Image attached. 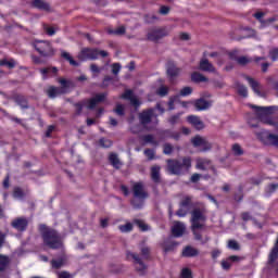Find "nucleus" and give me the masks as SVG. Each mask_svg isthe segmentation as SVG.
I'll return each instance as SVG.
<instances>
[{
	"instance_id": "obj_50",
	"label": "nucleus",
	"mask_w": 278,
	"mask_h": 278,
	"mask_svg": "<svg viewBox=\"0 0 278 278\" xmlns=\"http://www.w3.org/2000/svg\"><path fill=\"white\" fill-rule=\"evenodd\" d=\"M136 225H138L139 229H141V231H149V226L147 224H144L143 222L136 220Z\"/></svg>"
},
{
	"instance_id": "obj_56",
	"label": "nucleus",
	"mask_w": 278,
	"mask_h": 278,
	"mask_svg": "<svg viewBox=\"0 0 278 278\" xmlns=\"http://www.w3.org/2000/svg\"><path fill=\"white\" fill-rule=\"evenodd\" d=\"M163 151H164L165 155H170L173 153V146H170L168 143L165 144Z\"/></svg>"
},
{
	"instance_id": "obj_19",
	"label": "nucleus",
	"mask_w": 278,
	"mask_h": 278,
	"mask_svg": "<svg viewBox=\"0 0 278 278\" xmlns=\"http://www.w3.org/2000/svg\"><path fill=\"white\" fill-rule=\"evenodd\" d=\"M132 192L136 199H147V192H144V186L141 182L132 186Z\"/></svg>"
},
{
	"instance_id": "obj_12",
	"label": "nucleus",
	"mask_w": 278,
	"mask_h": 278,
	"mask_svg": "<svg viewBox=\"0 0 278 278\" xmlns=\"http://www.w3.org/2000/svg\"><path fill=\"white\" fill-rule=\"evenodd\" d=\"M164 36H168V31H166V29L153 28V29H150L148 33V40L155 42V41L160 40L161 38H164Z\"/></svg>"
},
{
	"instance_id": "obj_60",
	"label": "nucleus",
	"mask_w": 278,
	"mask_h": 278,
	"mask_svg": "<svg viewBox=\"0 0 278 278\" xmlns=\"http://www.w3.org/2000/svg\"><path fill=\"white\" fill-rule=\"evenodd\" d=\"M200 179H201V176L199 174H193L191 176L192 184H197V181H199Z\"/></svg>"
},
{
	"instance_id": "obj_25",
	"label": "nucleus",
	"mask_w": 278,
	"mask_h": 278,
	"mask_svg": "<svg viewBox=\"0 0 278 278\" xmlns=\"http://www.w3.org/2000/svg\"><path fill=\"white\" fill-rule=\"evenodd\" d=\"M33 5H34V8H37L38 10H43V12H51V5H49V3H47L42 0H34Z\"/></svg>"
},
{
	"instance_id": "obj_48",
	"label": "nucleus",
	"mask_w": 278,
	"mask_h": 278,
	"mask_svg": "<svg viewBox=\"0 0 278 278\" xmlns=\"http://www.w3.org/2000/svg\"><path fill=\"white\" fill-rule=\"evenodd\" d=\"M156 94H159L160 97H166L168 94V87L159 88Z\"/></svg>"
},
{
	"instance_id": "obj_26",
	"label": "nucleus",
	"mask_w": 278,
	"mask_h": 278,
	"mask_svg": "<svg viewBox=\"0 0 278 278\" xmlns=\"http://www.w3.org/2000/svg\"><path fill=\"white\" fill-rule=\"evenodd\" d=\"M40 73L42 75V79H47L48 77H50V75H55V73H58V68L55 67L41 68Z\"/></svg>"
},
{
	"instance_id": "obj_20",
	"label": "nucleus",
	"mask_w": 278,
	"mask_h": 278,
	"mask_svg": "<svg viewBox=\"0 0 278 278\" xmlns=\"http://www.w3.org/2000/svg\"><path fill=\"white\" fill-rule=\"evenodd\" d=\"M200 71L204 73H216V67L207 59H202L199 65Z\"/></svg>"
},
{
	"instance_id": "obj_57",
	"label": "nucleus",
	"mask_w": 278,
	"mask_h": 278,
	"mask_svg": "<svg viewBox=\"0 0 278 278\" xmlns=\"http://www.w3.org/2000/svg\"><path fill=\"white\" fill-rule=\"evenodd\" d=\"M144 155L148 157V160H153V155H155V152L151 149L144 150Z\"/></svg>"
},
{
	"instance_id": "obj_34",
	"label": "nucleus",
	"mask_w": 278,
	"mask_h": 278,
	"mask_svg": "<svg viewBox=\"0 0 278 278\" xmlns=\"http://www.w3.org/2000/svg\"><path fill=\"white\" fill-rule=\"evenodd\" d=\"M62 58H64V60H68L70 64L72 66H78V64L76 63L75 60H73V56H71V53L66 52V51H62L61 53Z\"/></svg>"
},
{
	"instance_id": "obj_40",
	"label": "nucleus",
	"mask_w": 278,
	"mask_h": 278,
	"mask_svg": "<svg viewBox=\"0 0 278 278\" xmlns=\"http://www.w3.org/2000/svg\"><path fill=\"white\" fill-rule=\"evenodd\" d=\"M269 58H270L271 62H277V60H278V48L274 47L269 50Z\"/></svg>"
},
{
	"instance_id": "obj_17",
	"label": "nucleus",
	"mask_w": 278,
	"mask_h": 278,
	"mask_svg": "<svg viewBox=\"0 0 278 278\" xmlns=\"http://www.w3.org/2000/svg\"><path fill=\"white\" fill-rule=\"evenodd\" d=\"M186 232V225L181 222H176L172 227V233L175 238H181Z\"/></svg>"
},
{
	"instance_id": "obj_27",
	"label": "nucleus",
	"mask_w": 278,
	"mask_h": 278,
	"mask_svg": "<svg viewBox=\"0 0 278 278\" xmlns=\"http://www.w3.org/2000/svg\"><path fill=\"white\" fill-rule=\"evenodd\" d=\"M182 255H184V257H194V256L199 255V251H197V249H194L192 247H187L184 249Z\"/></svg>"
},
{
	"instance_id": "obj_16",
	"label": "nucleus",
	"mask_w": 278,
	"mask_h": 278,
	"mask_svg": "<svg viewBox=\"0 0 278 278\" xmlns=\"http://www.w3.org/2000/svg\"><path fill=\"white\" fill-rule=\"evenodd\" d=\"M122 99H126L127 101H130V103L135 106V108H140V100H138V97H136L134 94V91L131 90H126L123 94H122Z\"/></svg>"
},
{
	"instance_id": "obj_44",
	"label": "nucleus",
	"mask_w": 278,
	"mask_h": 278,
	"mask_svg": "<svg viewBox=\"0 0 278 278\" xmlns=\"http://www.w3.org/2000/svg\"><path fill=\"white\" fill-rule=\"evenodd\" d=\"M228 249H231L232 251H238L240 249V245L238 244V241L230 240L228 241Z\"/></svg>"
},
{
	"instance_id": "obj_42",
	"label": "nucleus",
	"mask_w": 278,
	"mask_h": 278,
	"mask_svg": "<svg viewBox=\"0 0 278 278\" xmlns=\"http://www.w3.org/2000/svg\"><path fill=\"white\" fill-rule=\"evenodd\" d=\"M13 197L14 199H23V197H25V193L23 192V189L15 188L13 191Z\"/></svg>"
},
{
	"instance_id": "obj_23",
	"label": "nucleus",
	"mask_w": 278,
	"mask_h": 278,
	"mask_svg": "<svg viewBox=\"0 0 278 278\" xmlns=\"http://www.w3.org/2000/svg\"><path fill=\"white\" fill-rule=\"evenodd\" d=\"M28 222L25 218H17L12 222V227L17 231H25L27 229Z\"/></svg>"
},
{
	"instance_id": "obj_28",
	"label": "nucleus",
	"mask_w": 278,
	"mask_h": 278,
	"mask_svg": "<svg viewBox=\"0 0 278 278\" xmlns=\"http://www.w3.org/2000/svg\"><path fill=\"white\" fill-rule=\"evenodd\" d=\"M247 81L251 86L252 90L255 92V94H261L260 91V83H257L255 79L251 77H245Z\"/></svg>"
},
{
	"instance_id": "obj_8",
	"label": "nucleus",
	"mask_w": 278,
	"mask_h": 278,
	"mask_svg": "<svg viewBox=\"0 0 278 278\" xmlns=\"http://www.w3.org/2000/svg\"><path fill=\"white\" fill-rule=\"evenodd\" d=\"M153 112H155V110L150 109L149 111H143L142 113H140L139 121L141 125H143V127H147V125H149V123H151L153 118H154L153 127L157 125V115L153 114Z\"/></svg>"
},
{
	"instance_id": "obj_54",
	"label": "nucleus",
	"mask_w": 278,
	"mask_h": 278,
	"mask_svg": "<svg viewBox=\"0 0 278 278\" xmlns=\"http://www.w3.org/2000/svg\"><path fill=\"white\" fill-rule=\"evenodd\" d=\"M143 141H144L146 143L155 144V140H154L153 135L144 136V137H143Z\"/></svg>"
},
{
	"instance_id": "obj_21",
	"label": "nucleus",
	"mask_w": 278,
	"mask_h": 278,
	"mask_svg": "<svg viewBox=\"0 0 278 278\" xmlns=\"http://www.w3.org/2000/svg\"><path fill=\"white\" fill-rule=\"evenodd\" d=\"M254 18L256 21H260L261 23V29H264V27H267L268 25H270V23H274L275 18H268L266 21H264V12H256L253 14Z\"/></svg>"
},
{
	"instance_id": "obj_52",
	"label": "nucleus",
	"mask_w": 278,
	"mask_h": 278,
	"mask_svg": "<svg viewBox=\"0 0 278 278\" xmlns=\"http://www.w3.org/2000/svg\"><path fill=\"white\" fill-rule=\"evenodd\" d=\"M111 144L112 142L110 141V139H100V146H102L104 149H110Z\"/></svg>"
},
{
	"instance_id": "obj_37",
	"label": "nucleus",
	"mask_w": 278,
	"mask_h": 278,
	"mask_svg": "<svg viewBox=\"0 0 278 278\" xmlns=\"http://www.w3.org/2000/svg\"><path fill=\"white\" fill-rule=\"evenodd\" d=\"M43 31H46L48 36H55V31H58V28L49 25H43Z\"/></svg>"
},
{
	"instance_id": "obj_51",
	"label": "nucleus",
	"mask_w": 278,
	"mask_h": 278,
	"mask_svg": "<svg viewBox=\"0 0 278 278\" xmlns=\"http://www.w3.org/2000/svg\"><path fill=\"white\" fill-rule=\"evenodd\" d=\"M115 113L117 116H123L125 114V106H123V104H118L115 109Z\"/></svg>"
},
{
	"instance_id": "obj_7",
	"label": "nucleus",
	"mask_w": 278,
	"mask_h": 278,
	"mask_svg": "<svg viewBox=\"0 0 278 278\" xmlns=\"http://www.w3.org/2000/svg\"><path fill=\"white\" fill-rule=\"evenodd\" d=\"M34 47L36 51L40 53V55H53V47H51V43L49 41H35Z\"/></svg>"
},
{
	"instance_id": "obj_35",
	"label": "nucleus",
	"mask_w": 278,
	"mask_h": 278,
	"mask_svg": "<svg viewBox=\"0 0 278 278\" xmlns=\"http://www.w3.org/2000/svg\"><path fill=\"white\" fill-rule=\"evenodd\" d=\"M231 151L235 155H243L244 154V150H242V147H240V144H238V143L232 144Z\"/></svg>"
},
{
	"instance_id": "obj_29",
	"label": "nucleus",
	"mask_w": 278,
	"mask_h": 278,
	"mask_svg": "<svg viewBox=\"0 0 278 278\" xmlns=\"http://www.w3.org/2000/svg\"><path fill=\"white\" fill-rule=\"evenodd\" d=\"M191 80L194 81V84H201L202 81H207V77L203 76V74L194 72L191 75Z\"/></svg>"
},
{
	"instance_id": "obj_63",
	"label": "nucleus",
	"mask_w": 278,
	"mask_h": 278,
	"mask_svg": "<svg viewBox=\"0 0 278 278\" xmlns=\"http://www.w3.org/2000/svg\"><path fill=\"white\" fill-rule=\"evenodd\" d=\"M71 274L66 273V271H62L59 274V278H71Z\"/></svg>"
},
{
	"instance_id": "obj_9",
	"label": "nucleus",
	"mask_w": 278,
	"mask_h": 278,
	"mask_svg": "<svg viewBox=\"0 0 278 278\" xmlns=\"http://www.w3.org/2000/svg\"><path fill=\"white\" fill-rule=\"evenodd\" d=\"M126 257L127 260H134L135 268L139 275H144V273H147V265L142 263V261L140 260V256H138L135 253L127 252Z\"/></svg>"
},
{
	"instance_id": "obj_38",
	"label": "nucleus",
	"mask_w": 278,
	"mask_h": 278,
	"mask_svg": "<svg viewBox=\"0 0 278 278\" xmlns=\"http://www.w3.org/2000/svg\"><path fill=\"white\" fill-rule=\"evenodd\" d=\"M131 229H134V225H131V223H127L125 225L119 226V231H122V233H129Z\"/></svg>"
},
{
	"instance_id": "obj_49",
	"label": "nucleus",
	"mask_w": 278,
	"mask_h": 278,
	"mask_svg": "<svg viewBox=\"0 0 278 278\" xmlns=\"http://www.w3.org/2000/svg\"><path fill=\"white\" fill-rule=\"evenodd\" d=\"M238 64H241V66H245V64H249L251 60L247 56H241L237 59Z\"/></svg>"
},
{
	"instance_id": "obj_10",
	"label": "nucleus",
	"mask_w": 278,
	"mask_h": 278,
	"mask_svg": "<svg viewBox=\"0 0 278 278\" xmlns=\"http://www.w3.org/2000/svg\"><path fill=\"white\" fill-rule=\"evenodd\" d=\"M191 142L193 147H199L200 151H210L212 149V143L207 141V138L201 137V136H195L194 138L191 139Z\"/></svg>"
},
{
	"instance_id": "obj_46",
	"label": "nucleus",
	"mask_w": 278,
	"mask_h": 278,
	"mask_svg": "<svg viewBox=\"0 0 278 278\" xmlns=\"http://www.w3.org/2000/svg\"><path fill=\"white\" fill-rule=\"evenodd\" d=\"M177 101H179V96H175L169 99V102H168L169 110H175L174 105H175V103H177Z\"/></svg>"
},
{
	"instance_id": "obj_3",
	"label": "nucleus",
	"mask_w": 278,
	"mask_h": 278,
	"mask_svg": "<svg viewBox=\"0 0 278 278\" xmlns=\"http://www.w3.org/2000/svg\"><path fill=\"white\" fill-rule=\"evenodd\" d=\"M205 211L201 208H195L191 213V229L193 236H195V240H201V235L198 233V229H203L205 227Z\"/></svg>"
},
{
	"instance_id": "obj_5",
	"label": "nucleus",
	"mask_w": 278,
	"mask_h": 278,
	"mask_svg": "<svg viewBox=\"0 0 278 278\" xmlns=\"http://www.w3.org/2000/svg\"><path fill=\"white\" fill-rule=\"evenodd\" d=\"M108 58V52L105 50H97V49H84L78 54V60L81 62H86V60H97V58Z\"/></svg>"
},
{
	"instance_id": "obj_14",
	"label": "nucleus",
	"mask_w": 278,
	"mask_h": 278,
	"mask_svg": "<svg viewBox=\"0 0 278 278\" xmlns=\"http://www.w3.org/2000/svg\"><path fill=\"white\" fill-rule=\"evenodd\" d=\"M188 123L194 127V129H198V131H201V129H205V124L203 121H201V117L195 115H190L187 117Z\"/></svg>"
},
{
	"instance_id": "obj_30",
	"label": "nucleus",
	"mask_w": 278,
	"mask_h": 278,
	"mask_svg": "<svg viewBox=\"0 0 278 278\" xmlns=\"http://www.w3.org/2000/svg\"><path fill=\"white\" fill-rule=\"evenodd\" d=\"M66 264V255H62L60 260H53L51 262L52 268H62Z\"/></svg>"
},
{
	"instance_id": "obj_61",
	"label": "nucleus",
	"mask_w": 278,
	"mask_h": 278,
	"mask_svg": "<svg viewBox=\"0 0 278 278\" xmlns=\"http://www.w3.org/2000/svg\"><path fill=\"white\" fill-rule=\"evenodd\" d=\"M220 256V250H213L212 251V257L214 258V260H216L217 257H219Z\"/></svg>"
},
{
	"instance_id": "obj_22",
	"label": "nucleus",
	"mask_w": 278,
	"mask_h": 278,
	"mask_svg": "<svg viewBox=\"0 0 278 278\" xmlns=\"http://www.w3.org/2000/svg\"><path fill=\"white\" fill-rule=\"evenodd\" d=\"M195 109L198 110V112H203L205 110H210V108H212V101H207L205 99H200L197 100L195 103Z\"/></svg>"
},
{
	"instance_id": "obj_47",
	"label": "nucleus",
	"mask_w": 278,
	"mask_h": 278,
	"mask_svg": "<svg viewBox=\"0 0 278 278\" xmlns=\"http://www.w3.org/2000/svg\"><path fill=\"white\" fill-rule=\"evenodd\" d=\"M181 278H192V270L189 268H182Z\"/></svg>"
},
{
	"instance_id": "obj_43",
	"label": "nucleus",
	"mask_w": 278,
	"mask_h": 278,
	"mask_svg": "<svg viewBox=\"0 0 278 278\" xmlns=\"http://www.w3.org/2000/svg\"><path fill=\"white\" fill-rule=\"evenodd\" d=\"M109 34H114L115 36H123V34H125V27L124 26H119L115 30L109 29Z\"/></svg>"
},
{
	"instance_id": "obj_24",
	"label": "nucleus",
	"mask_w": 278,
	"mask_h": 278,
	"mask_svg": "<svg viewBox=\"0 0 278 278\" xmlns=\"http://www.w3.org/2000/svg\"><path fill=\"white\" fill-rule=\"evenodd\" d=\"M179 73H181V71L177 66H175V64L169 63L167 65V75H168L169 79H172V80L175 79V77H177L179 75Z\"/></svg>"
},
{
	"instance_id": "obj_59",
	"label": "nucleus",
	"mask_w": 278,
	"mask_h": 278,
	"mask_svg": "<svg viewBox=\"0 0 278 278\" xmlns=\"http://www.w3.org/2000/svg\"><path fill=\"white\" fill-rule=\"evenodd\" d=\"M90 68L91 72H93L96 75H99V73H101V70L99 68V66H97V64H91Z\"/></svg>"
},
{
	"instance_id": "obj_33",
	"label": "nucleus",
	"mask_w": 278,
	"mask_h": 278,
	"mask_svg": "<svg viewBox=\"0 0 278 278\" xmlns=\"http://www.w3.org/2000/svg\"><path fill=\"white\" fill-rule=\"evenodd\" d=\"M151 178L157 182L160 181V166H154L151 169Z\"/></svg>"
},
{
	"instance_id": "obj_55",
	"label": "nucleus",
	"mask_w": 278,
	"mask_h": 278,
	"mask_svg": "<svg viewBox=\"0 0 278 278\" xmlns=\"http://www.w3.org/2000/svg\"><path fill=\"white\" fill-rule=\"evenodd\" d=\"M112 73H113V75H118V73H121V64H118V63L113 64Z\"/></svg>"
},
{
	"instance_id": "obj_13",
	"label": "nucleus",
	"mask_w": 278,
	"mask_h": 278,
	"mask_svg": "<svg viewBox=\"0 0 278 278\" xmlns=\"http://www.w3.org/2000/svg\"><path fill=\"white\" fill-rule=\"evenodd\" d=\"M105 97H108L105 93H98L96 94V97L85 102L84 105L85 108H88V110H94L98 103H102V101H105Z\"/></svg>"
},
{
	"instance_id": "obj_18",
	"label": "nucleus",
	"mask_w": 278,
	"mask_h": 278,
	"mask_svg": "<svg viewBox=\"0 0 278 278\" xmlns=\"http://www.w3.org/2000/svg\"><path fill=\"white\" fill-rule=\"evenodd\" d=\"M195 168L198 170H207V168H212V161L210 159L198 157L195 160Z\"/></svg>"
},
{
	"instance_id": "obj_6",
	"label": "nucleus",
	"mask_w": 278,
	"mask_h": 278,
	"mask_svg": "<svg viewBox=\"0 0 278 278\" xmlns=\"http://www.w3.org/2000/svg\"><path fill=\"white\" fill-rule=\"evenodd\" d=\"M256 137L264 144H273L274 147H278V136L273 135L267 130L261 129L256 131Z\"/></svg>"
},
{
	"instance_id": "obj_58",
	"label": "nucleus",
	"mask_w": 278,
	"mask_h": 278,
	"mask_svg": "<svg viewBox=\"0 0 278 278\" xmlns=\"http://www.w3.org/2000/svg\"><path fill=\"white\" fill-rule=\"evenodd\" d=\"M222 268L224 270H229V268H231V263H229V258L227 261H222Z\"/></svg>"
},
{
	"instance_id": "obj_53",
	"label": "nucleus",
	"mask_w": 278,
	"mask_h": 278,
	"mask_svg": "<svg viewBox=\"0 0 278 278\" xmlns=\"http://www.w3.org/2000/svg\"><path fill=\"white\" fill-rule=\"evenodd\" d=\"M278 185L277 184H271L266 188V192L267 194H273V192H275V190H277Z\"/></svg>"
},
{
	"instance_id": "obj_36",
	"label": "nucleus",
	"mask_w": 278,
	"mask_h": 278,
	"mask_svg": "<svg viewBox=\"0 0 278 278\" xmlns=\"http://www.w3.org/2000/svg\"><path fill=\"white\" fill-rule=\"evenodd\" d=\"M168 123L170 125H177L178 123H181V113L170 116Z\"/></svg>"
},
{
	"instance_id": "obj_64",
	"label": "nucleus",
	"mask_w": 278,
	"mask_h": 278,
	"mask_svg": "<svg viewBox=\"0 0 278 278\" xmlns=\"http://www.w3.org/2000/svg\"><path fill=\"white\" fill-rule=\"evenodd\" d=\"M180 40H190V35L188 33L180 34Z\"/></svg>"
},
{
	"instance_id": "obj_4",
	"label": "nucleus",
	"mask_w": 278,
	"mask_h": 278,
	"mask_svg": "<svg viewBox=\"0 0 278 278\" xmlns=\"http://www.w3.org/2000/svg\"><path fill=\"white\" fill-rule=\"evenodd\" d=\"M59 83L61 84V88L50 87L48 89V96L50 97V99H55V97H58V94H66V92H68V90H71V88H75V85L71 80L61 78L59 80Z\"/></svg>"
},
{
	"instance_id": "obj_41",
	"label": "nucleus",
	"mask_w": 278,
	"mask_h": 278,
	"mask_svg": "<svg viewBox=\"0 0 278 278\" xmlns=\"http://www.w3.org/2000/svg\"><path fill=\"white\" fill-rule=\"evenodd\" d=\"M237 90L241 97H247L249 94L247 87H244L243 85L238 84Z\"/></svg>"
},
{
	"instance_id": "obj_62",
	"label": "nucleus",
	"mask_w": 278,
	"mask_h": 278,
	"mask_svg": "<svg viewBox=\"0 0 278 278\" xmlns=\"http://www.w3.org/2000/svg\"><path fill=\"white\" fill-rule=\"evenodd\" d=\"M170 12V9L168 7H161L160 13L161 14H168Z\"/></svg>"
},
{
	"instance_id": "obj_45",
	"label": "nucleus",
	"mask_w": 278,
	"mask_h": 278,
	"mask_svg": "<svg viewBox=\"0 0 278 278\" xmlns=\"http://www.w3.org/2000/svg\"><path fill=\"white\" fill-rule=\"evenodd\" d=\"M189 94H192V89L190 87H184L180 90V97H189Z\"/></svg>"
},
{
	"instance_id": "obj_31",
	"label": "nucleus",
	"mask_w": 278,
	"mask_h": 278,
	"mask_svg": "<svg viewBox=\"0 0 278 278\" xmlns=\"http://www.w3.org/2000/svg\"><path fill=\"white\" fill-rule=\"evenodd\" d=\"M109 160L114 168H121V160H118V156L116 154H111L109 156Z\"/></svg>"
},
{
	"instance_id": "obj_11",
	"label": "nucleus",
	"mask_w": 278,
	"mask_h": 278,
	"mask_svg": "<svg viewBox=\"0 0 278 278\" xmlns=\"http://www.w3.org/2000/svg\"><path fill=\"white\" fill-rule=\"evenodd\" d=\"M191 205H192V198L189 195H186L180 203V208L176 213L177 216H179V218H184V216H187L188 212H190Z\"/></svg>"
},
{
	"instance_id": "obj_39",
	"label": "nucleus",
	"mask_w": 278,
	"mask_h": 278,
	"mask_svg": "<svg viewBox=\"0 0 278 278\" xmlns=\"http://www.w3.org/2000/svg\"><path fill=\"white\" fill-rule=\"evenodd\" d=\"M0 66H7L8 68H14L16 66V62L14 60H2L0 61Z\"/></svg>"
},
{
	"instance_id": "obj_1",
	"label": "nucleus",
	"mask_w": 278,
	"mask_h": 278,
	"mask_svg": "<svg viewBox=\"0 0 278 278\" xmlns=\"http://www.w3.org/2000/svg\"><path fill=\"white\" fill-rule=\"evenodd\" d=\"M39 229L43 238V244L49 249H62V237L54 229L47 228L45 225H40Z\"/></svg>"
},
{
	"instance_id": "obj_15",
	"label": "nucleus",
	"mask_w": 278,
	"mask_h": 278,
	"mask_svg": "<svg viewBox=\"0 0 278 278\" xmlns=\"http://www.w3.org/2000/svg\"><path fill=\"white\" fill-rule=\"evenodd\" d=\"M255 110L257 118L263 121L264 118H268L273 113V108H264V106H252Z\"/></svg>"
},
{
	"instance_id": "obj_32",
	"label": "nucleus",
	"mask_w": 278,
	"mask_h": 278,
	"mask_svg": "<svg viewBox=\"0 0 278 278\" xmlns=\"http://www.w3.org/2000/svg\"><path fill=\"white\" fill-rule=\"evenodd\" d=\"M10 264V258L4 255H0V273H3L5 270V267Z\"/></svg>"
},
{
	"instance_id": "obj_2",
	"label": "nucleus",
	"mask_w": 278,
	"mask_h": 278,
	"mask_svg": "<svg viewBox=\"0 0 278 278\" xmlns=\"http://www.w3.org/2000/svg\"><path fill=\"white\" fill-rule=\"evenodd\" d=\"M192 168V159L184 157L180 160L167 161V169L172 175H184Z\"/></svg>"
}]
</instances>
